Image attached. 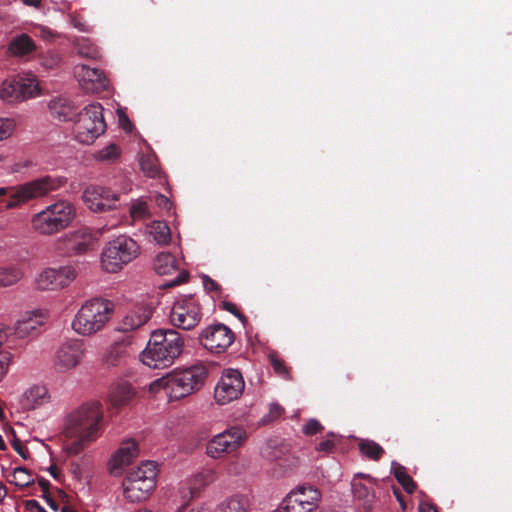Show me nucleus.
Here are the masks:
<instances>
[{"label":"nucleus","instance_id":"nucleus-2","mask_svg":"<svg viewBox=\"0 0 512 512\" xmlns=\"http://www.w3.org/2000/svg\"><path fill=\"white\" fill-rule=\"evenodd\" d=\"M184 348L182 335L174 329H159L152 332L142 362L153 369L170 367L181 355Z\"/></svg>","mask_w":512,"mask_h":512},{"label":"nucleus","instance_id":"nucleus-16","mask_svg":"<svg viewBox=\"0 0 512 512\" xmlns=\"http://www.w3.org/2000/svg\"><path fill=\"white\" fill-rule=\"evenodd\" d=\"M118 199V195L111 189L97 185L87 186L82 194V200L87 208L96 213L113 209Z\"/></svg>","mask_w":512,"mask_h":512},{"label":"nucleus","instance_id":"nucleus-49","mask_svg":"<svg viewBox=\"0 0 512 512\" xmlns=\"http://www.w3.org/2000/svg\"><path fill=\"white\" fill-rule=\"evenodd\" d=\"M222 309L230 312L234 316H236L242 323H245L247 321V318L241 313L237 305L233 302L229 301H223L221 303Z\"/></svg>","mask_w":512,"mask_h":512},{"label":"nucleus","instance_id":"nucleus-61","mask_svg":"<svg viewBox=\"0 0 512 512\" xmlns=\"http://www.w3.org/2000/svg\"><path fill=\"white\" fill-rule=\"evenodd\" d=\"M6 495H7V488L5 487V485L2 482H0V503L3 502Z\"/></svg>","mask_w":512,"mask_h":512},{"label":"nucleus","instance_id":"nucleus-63","mask_svg":"<svg viewBox=\"0 0 512 512\" xmlns=\"http://www.w3.org/2000/svg\"><path fill=\"white\" fill-rule=\"evenodd\" d=\"M60 512H77L74 508L71 506L65 504L60 508Z\"/></svg>","mask_w":512,"mask_h":512},{"label":"nucleus","instance_id":"nucleus-57","mask_svg":"<svg viewBox=\"0 0 512 512\" xmlns=\"http://www.w3.org/2000/svg\"><path fill=\"white\" fill-rule=\"evenodd\" d=\"M419 512H438L437 509L430 503L422 502L419 505Z\"/></svg>","mask_w":512,"mask_h":512},{"label":"nucleus","instance_id":"nucleus-29","mask_svg":"<svg viewBox=\"0 0 512 512\" xmlns=\"http://www.w3.org/2000/svg\"><path fill=\"white\" fill-rule=\"evenodd\" d=\"M293 499L301 500L306 503L311 502V506L317 507L320 494L317 489L312 486L301 485L293 490H290Z\"/></svg>","mask_w":512,"mask_h":512},{"label":"nucleus","instance_id":"nucleus-8","mask_svg":"<svg viewBox=\"0 0 512 512\" xmlns=\"http://www.w3.org/2000/svg\"><path fill=\"white\" fill-rule=\"evenodd\" d=\"M106 130L103 107L100 103L85 106L74 121L75 138L83 144H92Z\"/></svg>","mask_w":512,"mask_h":512},{"label":"nucleus","instance_id":"nucleus-55","mask_svg":"<svg viewBox=\"0 0 512 512\" xmlns=\"http://www.w3.org/2000/svg\"><path fill=\"white\" fill-rule=\"evenodd\" d=\"M41 497L45 499L46 503L50 506V508L52 510H54V511L60 510L61 507L59 506L57 501L52 498V496L50 494L41 495Z\"/></svg>","mask_w":512,"mask_h":512},{"label":"nucleus","instance_id":"nucleus-58","mask_svg":"<svg viewBox=\"0 0 512 512\" xmlns=\"http://www.w3.org/2000/svg\"><path fill=\"white\" fill-rule=\"evenodd\" d=\"M48 471L49 473L51 474V476L56 479V480H59L60 477H61V472H60V469L56 466V465H51L49 468H48Z\"/></svg>","mask_w":512,"mask_h":512},{"label":"nucleus","instance_id":"nucleus-27","mask_svg":"<svg viewBox=\"0 0 512 512\" xmlns=\"http://www.w3.org/2000/svg\"><path fill=\"white\" fill-rule=\"evenodd\" d=\"M149 234L155 242L160 245H166L171 240V231L169 226L163 221H154L148 227Z\"/></svg>","mask_w":512,"mask_h":512},{"label":"nucleus","instance_id":"nucleus-46","mask_svg":"<svg viewBox=\"0 0 512 512\" xmlns=\"http://www.w3.org/2000/svg\"><path fill=\"white\" fill-rule=\"evenodd\" d=\"M285 410L280 405L273 403L269 407V413L263 417V422L268 423L280 418Z\"/></svg>","mask_w":512,"mask_h":512},{"label":"nucleus","instance_id":"nucleus-11","mask_svg":"<svg viewBox=\"0 0 512 512\" xmlns=\"http://www.w3.org/2000/svg\"><path fill=\"white\" fill-rule=\"evenodd\" d=\"M200 305L193 298H183L174 303L170 312V322L173 326L191 330L201 320Z\"/></svg>","mask_w":512,"mask_h":512},{"label":"nucleus","instance_id":"nucleus-3","mask_svg":"<svg viewBox=\"0 0 512 512\" xmlns=\"http://www.w3.org/2000/svg\"><path fill=\"white\" fill-rule=\"evenodd\" d=\"M114 312L112 301L92 298L85 301L72 321V329L79 335L92 336L101 331L110 321Z\"/></svg>","mask_w":512,"mask_h":512},{"label":"nucleus","instance_id":"nucleus-35","mask_svg":"<svg viewBox=\"0 0 512 512\" xmlns=\"http://www.w3.org/2000/svg\"><path fill=\"white\" fill-rule=\"evenodd\" d=\"M42 325V322L37 318L28 316L17 321L15 331L20 337H24L29 335L32 331L36 330L39 326Z\"/></svg>","mask_w":512,"mask_h":512},{"label":"nucleus","instance_id":"nucleus-48","mask_svg":"<svg viewBox=\"0 0 512 512\" xmlns=\"http://www.w3.org/2000/svg\"><path fill=\"white\" fill-rule=\"evenodd\" d=\"M11 364V354L8 351H0V382L5 377Z\"/></svg>","mask_w":512,"mask_h":512},{"label":"nucleus","instance_id":"nucleus-22","mask_svg":"<svg viewBox=\"0 0 512 512\" xmlns=\"http://www.w3.org/2000/svg\"><path fill=\"white\" fill-rule=\"evenodd\" d=\"M128 357L127 345L117 342L109 347L103 356L102 362L106 368H114L126 364Z\"/></svg>","mask_w":512,"mask_h":512},{"label":"nucleus","instance_id":"nucleus-28","mask_svg":"<svg viewBox=\"0 0 512 512\" xmlns=\"http://www.w3.org/2000/svg\"><path fill=\"white\" fill-rule=\"evenodd\" d=\"M6 478L11 484L20 488L30 486L35 481L31 472L22 466L14 468L11 474L6 475Z\"/></svg>","mask_w":512,"mask_h":512},{"label":"nucleus","instance_id":"nucleus-12","mask_svg":"<svg viewBox=\"0 0 512 512\" xmlns=\"http://www.w3.org/2000/svg\"><path fill=\"white\" fill-rule=\"evenodd\" d=\"M199 339L205 349L220 354L233 344L235 333L228 326L218 323L203 329Z\"/></svg>","mask_w":512,"mask_h":512},{"label":"nucleus","instance_id":"nucleus-10","mask_svg":"<svg viewBox=\"0 0 512 512\" xmlns=\"http://www.w3.org/2000/svg\"><path fill=\"white\" fill-rule=\"evenodd\" d=\"M244 388L245 382L241 372L237 369H226L215 386L214 399L219 405L228 404L237 400Z\"/></svg>","mask_w":512,"mask_h":512},{"label":"nucleus","instance_id":"nucleus-20","mask_svg":"<svg viewBox=\"0 0 512 512\" xmlns=\"http://www.w3.org/2000/svg\"><path fill=\"white\" fill-rule=\"evenodd\" d=\"M139 455L138 444L133 439L125 440L118 450L112 455L108 466L111 473L120 471L123 467L132 463Z\"/></svg>","mask_w":512,"mask_h":512},{"label":"nucleus","instance_id":"nucleus-50","mask_svg":"<svg viewBox=\"0 0 512 512\" xmlns=\"http://www.w3.org/2000/svg\"><path fill=\"white\" fill-rule=\"evenodd\" d=\"M13 434V439L11 441V445L13 449L24 459H26L29 455L28 449L23 445L22 441L16 437L14 431H11Z\"/></svg>","mask_w":512,"mask_h":512},{"label":"nucleus","instance_id":"nucleus-52","mask_svg":"<svg viewBox=\"0 0 512 512\" xmlns=\"http://www.w3.org/2000/svg\"><path fill=\"white\" fill-rule=\"evenodd\" d=\"M25 509L29 512H47L37 500L31 499L25 502Z\"/></svg>","mask_w":512,"mask_h":512},{"label":"nucleus","instance_id":"nucleus-34","mask_svg":"<svg viewBox=\"0 0 512 512\" xmlns=\"http://www.w3.org/2000/svg\"><path fill=\"white\" fill-rule=\"evenodd\" d=\"M359 449L363 455L371 460H378L384 452L378 443L368 439L360 441Z\"/></svg>","mask_w":512,"mask_h":512},{"label":"nucleus","instance_id":"nucleus-47","mask_svg":"<svg viewBox=\"0 0 512 512\" xmlns=\"http://www.w3.org/2000/svg\"><path fill=\"white\" fill-rule=\"evenodd\" d=\"M70 22L71 24L81 32H90V26L86 23L83 16L78 13L70 14Z\"/></svg>","mask_w":512,"mask_h":512},{"label":"nucleus","instance_id":"nucleus-45","mask_svg":"<svg viewBox=\"0 0 512 512\" xmlns=\"http://www.w3.org/2000/svg\"><path fill=\"white\" fill-rule=\"evenodd\" d=\"M323 429L321 423L314 418L309 419L302 427V432L307 436L317 434Z\"/></svg>","mask_w":512,"mask_h":512},{"label":"nucleus","instance_id":"nucleus-62","mask_svg":"<svg viewBox=\"0 0 512 512\" xmlns=\"http://www.w3.org/2000/svg\"><path fill=\"white\" fill-rule=\"evenodd\" d=\"M25 5L39 7L41 5V0H22Z\"/></svg>","mask_w":512,"mask_h":512},{"label":"nucleus","instance_id":"nucleus-60","mask_svg":"<svg viewBox=\"0 0 512 512\" xmlns=\"http://www.w3.org/2000/svg\"><path fill=\"white\" fill-rule=\"evenodd\" d=\"M186 278H188V274L186 272L182 271L180 273V275L177 277V279L172 281V284L173 285L179 284V283L183 282Z\"/></svg>","mask_w":512,"mask_h":512},{"label":"nucleus","instance_id":"nucleus-4","mask_svg":"<svg viewBox=\"0 0 512 512\" xmlns=\"http://www.w3.org/2000/svg\"><path fill=\"white\" fill-rule=\"evenodd\" d=\"M75 216V207L69 201L59 200L31 217V229L38 235L52 236L68 228Z\"/></svg>","mask_w":512,"mask_h":512},{"label":"nucleus","instance_id":"nucleus-41","mask_svg":"<svg viewBox=\"0 0 512 512\" xmlns=\"http://www.w3.org/2000/svg\"><path fill=\"white\" fill-rule=\"evenodd\" d=\"M268 360L276 374L280 376H286L287 369L285 362L280 358L279 354L276 351L269 352Z\"/></svg>","mask_w":512,"mask_h":512},{"label":"nucleus","instance_id":"nucleus-23","mask_svg":"<svg viewBox=\"0 0 512 512\" xmlns=\"http://www.w3.org/2000/svg\"><path fill=\"white\" fill-rule=\"evenodd\" d=\"M134 395L132 386L127 382H121L111 387L109 400L114 407H121L128 404Z\"/></svg>","mask_w":512,"mask_h":512},{"label":"nucleus","instance_id":"nucleus-37","mask_svg":"<svg viewBox=\"0 0 512 512\" xmlns=\"http://www.w3.org/2000/svg\"><path fill=\"white\" fill-rule=\"evenodd\" d=\"M120 156V148L111 143L103 149L97 151L94 155L95 159L101 162L115 161Z\"/></svg>","mask_w":512,"mask_h":512},{"label":"nucleus","instance_id":"nucleus-5","mask_svg":"<svg viewBox=\"0 0 512 512\" xmlns=\"http://www.w3.org/2000/svg\"><path fill=\"white\" fill-rule=\"evenodd\" d=\"M207 376L206 367L196 364L174 371L167 377L156 380L152 385L162 386L170 399L179 400L198 391L204 385Z\"/></svg>","mask_w":512,"mask_h":512},{"label":"nucleus","instance_id":"nucleus-7","mask_svg":"<svg viewBox=\"0 0 512 512\" xmlns=\"http://www.w3.org/2000/svg\"><path fill=\"white\" fill-rule=\"evenodd\" d=\"M140 254L137 242L126 236L120 235L109 241L101 254V266L109 273L119 272L125 265L132 262Z\"/></svg>","mask_w":512,"mask_h":512},{"label":"nucleus","instance_id":"nucleus-21","mask_svg":"<svg viewBox=\"0 0 512 512\" xmlns=\"http://www.w3.org/2000/svg\"><path fill=\"white\" fill-rule=\"evenodd\" d=\"M49 401L48 390L42 385H33L27 389L21 397L20 403L23 409L33 410Z\"/></svg>","mask_w":512,"mask_h":512},{"label":"nucleus","instance_id":"nucleus-9","mask_svg":"<svg viewBox=\"0 0 512 512\" xmlns=\"http://www.w3.org/2000/svg\"><path fill=\"white\" fill-rule=\"evenodd\" d=\"M247 435L245 430L239 427L227 429L215 435L206 445V454L218 459L225 454L236 451L245 441Z\"/></svg>","mask_w":512,"mask_h":512},{"label":"nucleus","instance_id":"nucleus-14","mask_svg":"<svg viewBox=\"0 0 512 512\" xmlns=\"http://www.w3.org/2000/svg\"><path fill=\"white\" fill-rule=\"evenodd\" d=\"M38 94V83L31 78H12L3 81L0 98L7 103L25 101Z\"/></svg>","mask_w":512,"mask_h":512},{"label":"nucleus","instance_id":"nucleus-33","mask_svg":"<svg viewBox=\"0 0 512 512\" xmlns=\"http://www.w3.org/2000/svg\"><path fill=\"white\" fill-rule=\"evenodd\" d=\"M392 469L395 478L407 493H413L416 485L412 478L406 473L405 468L396 462H392Z\"/></svg>","mask_w":512,"mask_h":512},{"label":"nucleus","instance_id":"nucleus-56","mask_svg":"<svg viewBox=\"0 0 512 512\" xmlns=\"http://www.w3.org/2000/svg\"><path fill=\"white\" fill-rule=\"evenodd\" d=\"M119 123L124 130H131L132 124L125 114L119 115Z\"/></svg>","mask_w":512,"mask_h":512},{"label":"nucleus","instance_id":"nucleus-6","mask_svg":"<svg viewBox=\"0 0 512 512\" xmlns=\"http://www.w3.org/2000/svg\"><path fill=\"white\" fill-rule=\"evenodd\" d=\"M157 466L152 461L142 462L123 480L124 495L130 502L146 500L156 487Z\"/></svg>","mask_w":512,"mask_h":512},{"label":"nucleus","instance_id":"nucleus-19","mask_svg":"<svg viewBox=\"0 0 512 512\" xmlns=\"http://www.w3.org/2000/svg\"><path fill=\"white\" fill-rule=\"evenodd\" d=\"M152 314V306L145 303L137 304L122 318L118 329L122 332L134 331L146 324Z\"/></svg>","mask_w":512,"mask_h":512},{"label":"nucleus","instance_id":"nucleus-13","mask_svg":"<svg viewBox=\"0 0 512 512\" xmlns=\"http://www.w3.org/2000/svg\"><path fill=\"white\" fill-rule=\"evenodd\" d=\"M77 276V271L72 265L58 268H47L36 278V287L42 291H53L65 288L72 283Z\"/></svg>","mask_w":512,"mask_h":512},{"label":"nucleus","instance_id":"nucleus-38","mask_svg":"<svg viewBox=\"0 0 512 512\" xmlns=\"http://www.w3.org/2000/svg\"><path fill=\"white\" fill-rule=\"evenodd\" d=\"M40 64L46 69H54L60 66L61 56L54 50H49L39 57Z\"/></svg>","mask_w":512,"mask_h":512},{"label":"nucleus","instance_id":"nucleus-26","mask_svg":"<svg viewBox=\"0 0 512 512\" xmlns=\"http://www.w3.org/2000/svg\"><path fill=\"white\" fill-rule=\"evenodd\" d=\"M154 269L159 275H172L177 270V261L171 253H160L154 260Z\"/></svg>","mask_w":512,"mask_h":512},{"label":"nucleus","instance_id":"nucleus-32","mask_svg":"<svg viewBox=\"0 0 512 512\" xmlns=\"http://www.w3.org/2000/svg\"><path fill=\"white\" fill-rule=\"evenodd\" d=\"M249 506L248 498L236 495L229 498L218 507V512H247Z\"/></svg>","mask_w":512,"mask_h":512},{"label":"nucleus","instance_id":"nucleus-17","mask_svg":"<svg viewBox=\"0 0 512 512\" xmlns=\"http://www.w3.org/2000/svg\"><path fill=\"white\" fill-rule=\"evenodd\" d=\"M80 87L86 93H101L108 89V79L102 70L81 64L74 67Z\"/></svg>","mask_w":512,"mask_h":512},{"label":"nucleus","instance_id":"nucleus-1","mask_svg":"<svg viewBox=\"0 0 512 512\" xmlns=\"http://www.w3.org/2000/svg\"><path fill=\"white\" fill-rule=\"evenodd\" d=\"M102 411L98 402L87 403L73 411L66 419L64 434L74 439L66 446L67 453L79 454L98 437Z\"/></svg>","mask_w":512,"mask_h":512},{"label":"nucleus","instance_id":"nucleus-42","mask_svg":"<svg viewBox=\"0 0 512 512\" xmlns=\"http://www.w3.org/2000/svg\"><path fill=\"white\" fill-rule=\"evenodd\" d=\"M154 201L156 205L160 209L164 210L168 216H173L175 214L173 211V203L167 196L158 193L154 196Z\"/></svg>","mask_w":512,"mask_h":512},{"label":"nucleus","instance_id":"nucleus-25","mask_svg":"<svg viewBox=\"0 0 512 512\" xmlns=\"http://www.w3.org/2000/svg\"><path fill=\"white\" fill-rule=\"evenodd\" d=\"M9 52L15 56H24L36 50V45L27 34L15 37L9 44Z\"/></svg>","mask_w":512,"mask_h":512},{"label":"nucleus","instance_id":"nucleus-64","mask_svg":"<svg viewBox=\"0 0 512 512\" xmlns=\"http://www.w3.org/2000/svg\"><path fill=\"white\" fill-rule=\"evenodd\" d=\"M6 449V443L3 439V437L0 435V450H5Z\"/></svg>","mask_w":512,"mask_h":512},{"label":"nucleus","instance_id":"nucleus-40","mask_svg":"<svg viewBox=\"0 0 512 512\" xmlns=\"http://www.w3.org/2000/svg\"><path fill=\"white\" fill-rule=\"evenodd\" d=\"M354 496L358 499H364L367 509H370L371 503L374 499L373 493L364 485L355 483L353 484Z\"/></svg>","mask_w":512,"mask_h":512},{"label":"nucleus","instance_id":"nucleus-24","mask_svg":"<svg viewBox=\"0 0 512 512\" xmlns=\"http://www.w3.org/2000/svg\"><path fill=\"white\" fill-rule=\"evenodd\" d=\"M71 250L74 254H84L94 249L95 238L90 232L77 231L71 239Z\"/></svg>","mask_w":512,"mask_h":512},{"label":"nucleus","instance_id":"nucleus-31","mask_svg":"<svg viewBox=\"0 0 512 512\" xmlns=\"http://www.w3.org/2000/svg\"><path fill=\"white\" fill-rule=\"evenodd\" d=\"M23 277V272L16 265L0 267V287L16 284Z\"/></svg>","mask_w":512,"mask_h":512},{"label":"nucleus","instance_id":"nucleus-44","mask_svg":"<svg viewBox=\"0 0 512 512\" xmlns=\"http://www.w3.org/2000/svg\"><path fill=\"white\" fill-rule=\"evenodd\" d=\"M316 507L311 506V502H303L301 500L293 499L290 493V512H312Z\"/></svg>","mask_w":512,"mask_h":512},{"label":"nucleus","instance_id":"nucleus-36","mask_svg":"<svg viewBox=\"0 0 512 512\" xmlns=\"http://www.w3.org/2000/svg\"><path fill=\"white\" fill-rule=\"evenodd\" d=\"M140 166L146 176L155 178L159 174L158 160L152 155L142 156Z\"/></svg>","mask_w":512,"mask_h":512},{"label":"nucleus","instance_id":"nucleus-43","mask_svg":"<svg viewBox=\"0 0 512 512\" xmlns=\"http://www.w3.org/2000/svg\"><path fill=\"white\" fill-rule=\"evenodd\" d=\"M16 127L15 121L9 118H0V140L7 139L12 135Z\"/></svg>","mask_w":512,"mask_h":512},{"label":"nucleus","instance_id":"nucleus-18","mask_svg":"<svg viewBox=\"0 0 512 512\" xmlns=\"http://www.w3.org/2000/svg\"><path fill=\"white\" fill-rule=\"evenodd\" d=\"M85 353L83 344L78 341L64 343L56 351L54 367L59 372H66L75 368L81 362Z\"/></svg>","mask_w":512,"mask_h":512},{"label":"nucleus","instance_id":"nucleus-54","mask_svg":"<svg viewBox=\"0 0 512 512\" xmlns=\"http://www.w3.org/2000/svg\"><path fill=\"white\" fill-rule=\"evenodd\" d=\"M37 482H38V485L40 486V488L42 489V495L50 494V492H49L50 483L48 480H46L43 477H37Z\"/></svg>","mask_w":512,"mask_h":512},{"label":"nucleus","instance_id":"nucleus-59","mask_svg":"<svg viewBox=\"0 0 512 512\" xmlns=\"http://www.w3.org/2000/svg\"><path fill=\"white\" fill-rule=\"evenodd\" d=\"M7 336L8 334L6 328L0 325V346L6 341Z\"/></svg>","mask_w":512,"mask_h":512},{"label":"nucleus","instance_id":"nucleus-15","mask_svg":"<svg viewBox=\"0 0 512 512\" xmlns=\"http://www.w3.org/2000/svg\"><path fill=\"white\" fill-rule=\"evenodd\" d=\"M62 182L50 176H46L34 181L28 182L19 187V189L11 196L8 206L13 207L21 202H26L33 198L47 195L49 192L58 189Z\"/></svg>","mask_w":512,"mask_h":512},{"label":"nucleus","instance_id":"nucleus-51","mask_svg":"<svg viewBox=\"0 0 512 512\" xmlns=\"http://www.w3.org/2000/svg\"><path fill=\"white\" fill-rule=\"evenodd\" d=\"M203 285L204 288L209 292H215L217 294L221 292L220 285L215 280L211 279L209 276L205 275L203 277Z\"/></svg>","mask_w":512,"mask_h":512},{"label":"nucleus","instance_id":"nucleus-53","mask_svg":"<svg viewBox=\"0 0 512 512\" xmlns=\"http://www.w3.org/2000/svg\"><path fill=\"white\" fill-rule=\"evenodd\" d=\"M334 448V442L330 439H326V440H322L318 445H317V451L319 452H325V453H328V452H331Z\"/></svg>","mask_w":512,"mask_h":512},{"label":"nucleus","instance_id":"nucleus-39","mask_svg":"<svg viewBox=\"0 0 512 512\" xmlns=\"http://www.w3.org/2000/svg\"><path fill=\"white\" fill-rule=\"evenodd\" d=\"M130 217L133 221L136 220H144L149 218L148 206L145 202L137 200L135 201L130 209H129Z\"/></svg>","mask_w":512,"mask_h":512},{"label":"nucleus","instance_id":"nucleus-30","mask_svg":"<svg viewBox=\"0 0 512 512\" xmlns=\"http://www.w3.org/2000/svg\"><path fill=\"white\" fill-rule=\"evenodd\" d=\"M77 54L88 59H99L101 57L98 47L88 38L81 37L75 43Z\"/></svg>","mask_w":512,"mask_h":512}]
</instances>
